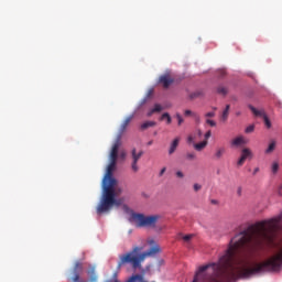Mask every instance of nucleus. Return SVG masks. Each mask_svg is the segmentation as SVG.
Returning <instances> with one entry per match:
<instances>
[{
    "label": "nucleus",
    "instance_id": "obj_10",
    "mask_svg": "<svg viewBox=\"0 0 282 282\" xmlns=\"http://www.w3.org/2000/svg\"><path fill=\"white\" fill-rule=\"evenodd\" d=\"M248 159H252V151H250V149H248V148H245L241 151V156L238 160L237 165L238 166H243V164L246 163V161Z\"/></svg>",
    "mask_w": 282,
    "mask_h": 282
},
{
    "label": "nucleus",
    "instance_id": "obj_22",
    "mask_svg": "<svg viewBox=\"0 0 282 282\" xmlns=\"http://www.w3.org/2000/svg\"><path fill=\"white\" fill-rule=\"evenodd\" d=\"M275 147H276V143L271 142L269 144L268 149L265 150V153H272V151H274Z\"/></svg>",
    "mask_w": 282,
    "mask_h": 282
},
{
    "label": "nucleus",
    "instance_id": "obj_1",
    "mask_svg": "<svg viewBox=\"0 0 282 282\" xmlns=\"http://www.w3.org/2000/svg\"><path fill=\"white\" fill-rule=\"evenodd\" d=\"M282 213L273 218L257 221L231 238L227 250L213 262L199 267L193 282H228L237 279H249L259 272H281L282 247L278 252L261 263L252 258L263 246L274 248L276 235L282 230Z\"/></svg>",
    "mask_w": 282,
    "mask_h": 282
},
{
    "label": "nucleus",
    "instance_id": "obj_13",
    "mask_svg": "<svg viewBox=\"0 0 282 282\" xmlns=\"http://www.w3.org/2000/svg\"><path fill=\"white\" fill-rule=\"evenodd\" d=\"M224 155H226V148L224 147L216 148V151L214 153V159L221 160Z\"/></svg>",
    "mask_w": 282,
    "mask_h": 282
},
{
    "label": "nucleus",
    "instance_id": "obj_32",
    "mask_svg": "<svg viewBox=\"0 0 282 282\" xmlns=\"http://www.w3.org/2000/svg\"><path fill=\"white\" fill-rule=\"evenodd\" d=\"M205 118H215V111L206 112Z\"/></svg>",
    "mask_w": 282,
    "mask_h": 282
},
{
    "label": "nucleus",
    "instance_id": "obj_41",
    "mask_svg": "<svg viewBox=\"0 0 282 282\" xmlns=\"http://www.w3.org/2000/svg\"><path fill=\"white\" fill-rule=\"evenodd\" d=\"M151 144H153V140L148 142V147H151Z\"/></svg>",
    "mask_w": 282,
    "mask_h": 282
},
{
    "label": "nucleus",
    "instance_id": "obj_7",
    "mask_svg": "<svg viewBox=\"0 0 282 282\" xmlns=\"http://www.w3.org/2000/svg\"><path fill=\"white\" fill-rule=\"evenodd\" d=\"M142 155H144L143 151L138 152V150H135V148L132 149V151H131V158H132L131 170L133 171V173H138V171H140V166H138V162H140V159L142 158Z\"/></svg>",
    "mask_w": 282,
    "mask_h": 282
},
{
    "label": "nucleus",
    "instance_id": "obj_31",
    "mask_svg": "<svg viewBox=\"0 0 282 282\" xmlns=\"http://www.w3.org/2000/svg\"><path fill=\"white\" fill-rule=\"evenodd\" d=\"M176 118L178 120V126H181L184 122V119L182 118V115L176 113Z\"/></svg>",
    "mask_w": 282,
    "mask_h": 282
},
{
    "label": "nucleus",
    "instance_id": "obj_25",
    "mask_svg": "<svg viewBox=\"0 0 282 282\" xmlns=\"http://www.w3.org/2000/svg\"><path fill=\"white\" fill-rule=\"evenodd\" d=\"M202 96V93L196 91L189 95L191 100H195V98H199Z\"/></svg>",
    "mask_w": 282,
    "mask_h": 282
},
{
    "label": "nucleus",
    "instance_id": "obj_8",
    "mask_svg": "<svg viewBox=\"0 0 282 282\" xmlns=\"http://www.w3.org/2000/svg\"><path fill=\"white\" fill-rule=\"evenodd\" d=\"M121 144H122V134H118L110 151V156H109L110 160L118 161V150L120 149Z\"/></svg>",
    "mask_w": 282,
    "mask_h": 282
},
{
    "label": "nucleus",
    "instance_id": "obj_19",
    "mask_svg": "<svg viewBox=\"0 0 282 282\" xmlns=\"http://www.w3.org/2000/svg\"><path fill=\"white\" fill-rule=\"evenodd\" d=\"M162 111V106L159 104L154 105V108L148 113V116H153V113H160Z\"/></svg>",
    "mask_w": 282,
    "mask_h": 282
},
{
    "label": "nucleus",
    "instance_id": "obj_5",
    "mask_svg": "<svg viewBox=\"0 0 282 282\" xmlns=\"http://www.w3.org/2000/svg\"><path fill=\"white\" fill-rule=\"evenodd\" d=\"M117 162L118 161L110 159V163L107 166V172L102 181V188H105V186H111V184L112 186H116V184H118V181L113 178V171L116 170Z\"/></svg>",
    "mask_w": 282,
    "mask_h": 282
},
{
    "label": "nucleus",
    "instance_id": "obj_2",
    "mask_svg": "<svg viewBox=\"0 0 282 282\" xmlns=\"http://www.w3.org/2000/svg\"><path fill=\"white\" fill-rule=\"evenodd\" d=\"M161 251L160 246L154 245L148 251L142 252V247H133L131 251L119 256L118 270L124 265H131L132 270H140L147 257H153Z\"/></svg>",
    "mask_w": 282,
    "mask_h": 282
},
{
    "label": "nucleus",
    "instance_id": "obj_15",
    "mask_svg": "<svg viewBox=\"0 0 282 282\" xmlns=\"http://www.w3.org/2000/svg\"><path fill=\"white\" fill-rule=\"evenodd\" d=\"M206 147H208V141H206V140L202 141L199 143L194 144V149L196 151H204V149H206Z\"/></svg>",
    "mask_w": 282,
    "mask_h": 282
},
{
    "label": "nucleus",
    "instance_id": "obj_11",
    "mask_svg": "<svg viewBox=\"0 0 282 282\" xmlns=\"http://www.w3.org/2000/svg\"><path fill=\"white\" fill-rule=\"evenodd\" d=\"M250 111H252L253 116H256V118H265L268 115L265 113V110L264 109H257L254 108V106L252 105H249L248 106Z\"/></svg>",
    "mask_w": 282,
    "mask_h": 282
},
{
    "label": "nucleus",
    "instance_id": "obj_44",
    "mask_svg": "<svg viewBox=\"0 0 282 282\" xmlns=\"http://www.w3.org/2000/svg\"><path fill=\"white\" fill-rule=\"evenodd\" d=\"M193 140V137H188V142H191Z\"/></svg>",
    "mask_w": 282,
    "mask_h": 282
},
{
    "label": "nucleus",
    "instance_id": "obj_21",
    "mask_svg": "<svg viewBox=\"0 0 282 282\" xmlns=\"http://www.w3.org/2000/svg\"><path fill=\"white\" fill-rule=\"evenodd\" d=\"M88 274H90V281H96L98 276H96V268L91 267L88 271Z\"/></svg>",
    "mask_w": 282,
    "mask_h": 282
},
{
    "label": "nucleus",
    "instance_id": "obj_24",
    "mask_svg": "<svg viewBox=\"0 0 282 282\" xmlns=\"http://www.w3.org/2000/svg\"><path fill=\"white\" fill-rule=\"evenodd\" d=\"M263 120L267 129H270V127H272V122H270V118H268V115L263 118Z\"/></svg>",
    "mask_w": 282,
    "mask_h": 282
},
{
    "label": "nucleus",
    "instance_id": "obj_9",
    "mask_svg": "<svg viewBox=\"0 0 282 282\" xmlns=\"http://www.w3.org/2000/svg\"><path fill=\"white\" fill-rule=\"evenodd\" d=\"M173 83H175V79L171 77V74L165 73L159 77V85H162L164 89H169Z\"/></svg>",
    "mask_w": 282,
    "mask_h": 282
},
{
    "label": "nucleus",
    "instance_id": "obj_34",
    "mask_svg": "<svg viewBox=\"0 0 282 282\" xmlns=\"http://www.w3.org/2000/svg\"><path fill=\"white\" fill-rule=\"evenodd\" d=\"M176 177H180L182 180L184 177V173L182 171H177Z\"/></svg>",
    "mask_w": 282,
    "mask_h": 282
},
{
    "label": "nucleus",
    "instance_id": "obj_38",
    "mask_svg": "<svg viewBox=\"0 0 282 282\" xmlns=\"http://www.w3.org/2000/svg\"><path fill=\"white\" fill-rule=\"evenodd\" d=\"M241 193H242L241 187H238V189H237V195H238V197H241Z\"/></svg>",
    "mask_w": 282,
    "mask_h": 282
},
{
    "label": "nucleus",
    "instance_id": "obj_37",
    "mask_svg": "<svg viewBox=\"0 0 282 282\" xmlns=\"http://www.w3.org/2000/svg\"><path fill=\"white\" fill-rule=\"evenodd\" d=\"M185 116H195V113H193L191 110H185Z\"/></svg>",
    "mask_w": 282,
    "mask_h": 282
},
{
    "label": "nucleus",
    "instance_id": "obj_42",
    "mask_svg": "<svg viewBox=\"0 0 282 282\" xmlns=\"http://www.w3.org/2000/svg\"><path fill=\"white\" fill-rule=\"evenodd\" d=\"M149 243H150V246H153V243H155V241L154 240H150Z\"/></svg>",
    "mask_w": 282,
    "mask_h": 282
},
{
    "label": "nucleus",
    "instance_id": "obj_30",
    "mask_svg": "<svg viewBox=\"0 0 282 282\" xmlns=\"http://www.w3.org/2000/svg\"><path fill=\"white\" fill-rule=\"evenodd\" d=\"M252 131H254V126H253V124L248 126V127L246 128V133H252Z\"/></svg>",
    "mask_w": 282,
    "mask_h": 282
},
{
    "label": "nucleus",
    "instance_id": "obj_16",
    "mask_svg": "<svg viewBox=\"0 0 282 282\" xmlns=\"http://www.w3.org/2000/svg\"><path fill=\"white\" fill-rule=\"evenodd\" d=\"M232 147H241V144H246L243 137H238L231 141Z\"/></svg>",
    "mask_w": 282,
    "mask_h": 282
},
{
    "label": "nucleus",
    "instance_id": "obj_17",
    "mask_svg": "<svg viewBox=\"0 0 282 282\" xmlns=\"http://www.w3.org/2000/svg\"><path fill=\"white\" fill-rule=\"evenodd\" d=\"M228 116H230V105H227L225 110L223 111V115H221L223 122H226V120H228Z\"/></svg>",
    "mask_w": 282,
    "mask_h": 282
},
{
    "label": "nucleus",
    "instance_id": "obj_27",
    "mask_svg": "<svg viewBox=\"0 0 282 282\" xmlns=\"http://www.w3.org/2000/svg\"><path fill=\"white\" fill-rule=\"evenodd\" d=\"M206 124H209V127H217V122H215V120L212 119H206Z\"/></svg>",
    "mask_w": 282,
    "mask_h": 282
},
{
    "label": "nucleus",
    "instance_id": "obj_26",
    "mask_svg": "<svg viewBox=\"0 0 282 282\" xmlns=\"http://www.w3.org/2000/svg\"><path fill=\"white\" fill-rule=\"evenodd\" d=\"M192 239H193V235L183 236V241H185V243H188Z\"/></svg>",
    "mask_w": 282,
    "mask_h": 282
},
{
    "label": "nucleus",
    "instance_id": "obj_29",
    "mask_svg": "<svg viewBox=\"0 0 282 282\" xmlns=\"http://www.w3.org/2000/svg\"><path fill=\"white\" fill-rule=\"evenodd\" d=\"M193 188H194L195 193H197V192L202 191V185L199 183H196L193 185Z\"/></svg>",
    "mask_w": 282,
    "mask_h": 282
},
{
    "label": "nucleus",
    "instance_id": "obj_43",
    "mask_svg": "<svg viewBox=\"0 0 282 282\" xmlns=\"http://www.w3.org/2000/svg\"><path fill=\"white\" fill-rule=\"evenodd\" d=\"M124 210H129V207L127 205L123 206Z\"/></svg>",
    "mask_w": 282,
    "mask_h": 282
},
{
    "label": "nucleus",
    "instance_id": "obj_12",
    "mask_svg": "<svg viewBox=\"0 0 282 282\" xmlns=\"http://www.w3.org/2000/svg\"><path fill=\"white\" fill-rule=\"evenodd\" d=\"M131 120H133V116H129L124 119V121L121 123L119 135H122V133L127 131V127H129Z\"/></svg>",
    "mask_w": 282,
    "mask_h": 282
},
{
    "label": "nucleus",
    "instance_id": "obj_3",
    "mask_svg": "<svg viewBox=\"0 0 282 282\" xmlns=\"http://www.w3.org/2000/svg\"><path fill=\"white\" fill-rule=\"evenodd\" d=\"M116 185H113V181L110 185H106L104 187V194L99 205L97 206V215H102V213H109L112 206H121L122 200L116 199Z\"/></svg>",
    "mask_w": 282,
    "mask_h": 282
},
{
    "label": "nucleus",
    "instance_id": "obj_45",
    "mask_svg": "<svg viewBox=\"0 0 282 282\" xmlns=\"http://www.w3.org/2000/svg\"><path fill=\"white\" fill-rule=\"evenodd\" d=\"M198 135H202V130L198 131Z\"/></svg>",
    "mask_w": 282,
    "mask_h": 282
},
{
    "label": "nucleus",
    "instance_id": "obj_18",
    "mask_svg": "<svg viewBox=\"0 0 282 282\" xmlns=\"http://www.w3.org/2000/svg\"><path fill=\"white\" fill-rule=\"evenodd\" d=\"M217 94H219L220 96H227L228 95V87H226L224 85H219L217 87Z\"/></svg>",
    "mask_w": 282,
    "mask_h": 282
},
{
    "label": "nucleus",
    "instance_id": "obj_23",
    "mask_svg": "<svg viewBox=\"0 0 282 282\" xmlns=\"http://www.w3.org/2000/svg\"><path fill=\"white\" fill-rule=\"evenodd\" d=\"M166 118H169V124H171L172 119H171V115H169V112H164V113L161 116V120H166Z\"/></svg>",
    "mask_w": 282,
    "mask_h": 282
},
{
    "label": "nucleus",
    "instance_id": "obj_46",
    "mask_svg": "<svg viewBox=\"0 0 282 282\" xmlns=\"http://www.w3.org/2000/svg\"><path fill=\"white\" fill-rule=\"evenodd\" d=\"M166 122H167V124H169V118H166Z\"/></svg>",
    "mask_w": 282,
    "mask_h": 282
},
{
    "label": "nucleus",
    "instance_id": "obj_36",
    "mask_svg": "<svg viewBox=\"0 0 282 282\" xmlns=\"http://www.w3.org/2000/svg\"><path fill=\"white\" fill-rule=\"evenodd\" d=\"M164 173H166V167H163L160 173H159V176L162 177V175H164Z\"/></svg>",
    "mask_w": 282,
    "mask_h": 282
},
{
    "label": "nucleus",
    "instance_id": "obj_14",
    "mask_svg": "<svg viewBox=\"0 0 282 282\" xmlns=\"http://www.w3.org/2000/svg\"><path fill=\"white\" fill-rule=\"evenodd\" d=\"M177 147H180V138H176L172 141L170 149H169V154L173 155L175 151H177Z\"/></svg>",
    "mask_w": 282,
    "mask_h": 282
},
{
    "label": "nucleus",
    "instance_id": "obj_33",
    "mask_svg": "<svg viewBox=\"0 0 282 282\" xmlns=\"http://www.w3.org/2000/svg\"><path fill=\"white\" fill-rule=\"evenodd\" d=\"M210 135H213V133L210 132V130H208V131L205 133V140H206V142H208V139L210 138Z\"/></svg>",
    "mask_w": 282,
    "mask_h": 282
},
{
    "label": "nucleus",
    "instance_id": "obj_40",
    "mask_svg": "<svg viewBox=\"0 0 282 282\" xmlns=\"http://www.w3.org/2000/svg\"><path fill=\"white\" fill-rule=\"evenodd\" d=\"M194 117L196 118V121L199 122V116L194 115Z\"/></svg>",
    "mask_w": 282,
    "mask_h": 282
},
{
    "label": "nucleus",
    "instance_id": "obj_39",
    "mask_svg": "<svg viewBox=\"0 0 282 282\" xmlns=\"http://www.w3.org/2000/svg\"><path fill=\"white\" fill-rule=\"evenodd\" d=\"M257 173H259V167H256L253 171V175H257Z\"/></svg>",
    "mask_w": 282,
    "mask_h": 282
},
{
    "label": "nucleus",
    "instance_id": "obj_4",
    "mask_svg": "<svg viewBox=\"0 0 282 282\" xmlns=\"http://www.w3.org/2000/svg\"><path fill=\"white\" fill-rule=\"evenodd\" d=\"M131 220L134 221L137 228H155L160 221V215L144 216V214L132 213Z\"/></svg>",
    "mask_w": 282,
    "mask_h": 282
},
{
    "label": "nucleus",
    "instance_id": "obj_20",
    "mask_svg": "<svg viewBox=\"0 0 282 282\" xmlns=\"http://www.w3.org/2000/svg\"><path fill=\"white\" fill-rule=\"evenodd\" d=\"M155 121H147L144 123L141 124V129L142 131L149 129L150 127H155Z\"/></svg>",
    "mask_w": 282,
    "mask_h": 282
},
{
    "label": "nucleus",
    "instance_id": "obj_28",
    "mask_svg": "<svg viewBox=\"0 0 282 282\" xmlns=\"http://www.w3.org/2000/svg\"><path fill=\"white\" fill-rule=\"evenodd\" d=\"M279 171V163L278 162H274L272 164V173H276Z\"/></svg>",
    "mask_w": 282,
    "mask_h": 282
},
{
    "label": "nucleus",
    "instance_id": "obj_6",
    "mask_svg": "<svg viewBox=\"0 0 282 282\" xmlns=\"http://www.w3.org/2000/svg\"><path fill=\"white\" fill-rule=\"evenodd\" d=\"M82 273H83V263L77 261L75 262L74 268L70 272V275L67 278V280L72 282H87L80 279Z\"/></svg>",
    "mask_w": 282,
    "mask_h": 282
},
{
    "label": "nucleus",
    "instance_id": "obj_35",
    "mask_svg": "<svg viewBox=\"0 0 282 282\" xmlns=\"http://www.w3.org/2000/svg\"><path fill=\"white\" fill-rule=\"evenodd\" d=\"M187 160H195L194 153H187Z\"/></svg>",
    "mask_w": 282,
    "mask_h": 282
},
{
    "label": "nucleus",
    "instance_id": "obj_47",
    "mask_svg": "<svg viewBox=\"0 0 282 282\" xmlns=\"http://www.w3.org/2000/svg\"><path fill=\"white\" fill-rule=\"evenodd\" d=\"M214 111H217V108H214Z\"/></svg>",
    "mask_w": 282,
    "mask_h": 282
}]
</instances>
